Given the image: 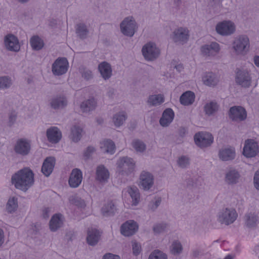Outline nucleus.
<instances>
[{
	"mask_svg": "<svg viewBox=\"0 0 259 259\" xmlns=\"http://www.w3.org/2000/svg\"><path fill=\"white\" fill-rule=\"evenodd\" d=\"M195 143L200 148L210 146L213 142L212 135L207 132H199L195 134L194 137Z\"/></svg>",
	"mask_w": 259,
	"mask_h": 259,
	"instance_id": "6e6552de",
	"label": "nucleus"
},
{
	"mask_svg": "<svg viewBox=\"0 0 259 259\" xmlns=\"http://www.w3.org/2000/svg\"><path fill=\"white\" fill-rule=\"evenodd\" d=\"M11 181L17 189L26 191L34 183V175L30 168L25 167L15 173L12 177Z\"/></svg>",
	"mask_w": 259,
	"mask_h": 259,
	"instance_id": "f257e3e1",
	"label": "nucleus"
},
{
	"mask_svg": "<svg viewBox=\"0 0 259 259\" xmlns=\"http://www.w3.org/2000/svg\"><path fill=\"white\" fill-rule=\"evenodd\" d=\"M65 222L64 216L60 213L53 214L49 223V229L52 232H56L63 226Z\"/></svg>",
	"mask_w": 259,
	"mask_h": 259,
	"instance_id": "f3484780",
	"label": "nucleus"
},
{
	"mask_svg": "<svg viewBox=\"0 0 259 259\" xmlns=\"http://www.w3.org/2000/svg\"><path fill=\"white\" fill-rule=\"evenodd\" d=\"M202 81L207 86H214L217 84L219 79L216 74L212 72H206L202 75Z\"/></svg>",
	"mask_w": 259,
	"mask_h": 259,
	"instance_id": "c756f323",
	"label": "nucleus"
},
{
	"mask_svg": "<svg viewBox=\"0 0 259 259\" xmlns=\"http://www.w3.org/2000/svg\"><path fill=\"white\" fill-rule=\"evenodd\" d=\"M259 154V145L253 139H248L245 141L242 150V155L246 158H254Z\"/></svg>",
	"mask_w": 259,
	"mask_h": 259,
	"instance_id": "1a4fd4ad",
	"label": "nucleus"
},
{
	"mask_svg": "<svg viewBox=\"0 0 259 259\" xmlns=\"http://www.w3.org/2000/svg\"><path fill=\"white\" fill-rule=\"evenodd\" d=\"M154 178L149 172L143 171L139 177V185L145 190H149L153 185Z\"/></svg>",
	"mask_w": 259,
	"mask_h": 259,
	"instance_id": "dca6fc26",
	"label": "nucleus"
},
{
	"mask_svg": "<svg viewBox=\"0 0 259 259\" xmlns=\"http://www.w3.org/2000/svg\"><path fill=\"white\" fill-rule=\"evenodd\" d=\"M176 69L179 72L181 71V70H182L183 69V66L181 64H179L178 65H177V66H176Z\"/></svg>",
	"mask_w": 259,
	"mask_h": 259,
	"instance_id": "052dcab7",
	"label": "nucleus"
},
{
	"mask_svg": "<svg viewBox=\"0 0 259 259\" xmlns=\"http://www.w3.org/2000/svg\"><path fill=\"white\" fill-rule=\"evenodd\" d=\"M116 211V207L112 202L105 204L102 208V213L104 216L113 215Z\"/></svg>",
	"mask_w": 259,
	"mask_h": 259,
	"instance_id": "c9c22d12",
	"label": "nucleus"
},
{
	"mask_svg": "<svg viewBox=\"0 0 259 259\" xmlns=\"http://www.w3.org/2000/svg\"><path fill=\"white\" fill-rule=\"evenodd\" d=\"M121 33L125 36L132 37L137 31L138 25L132 16L125 17L120 24Z\"/></svg>",
	"mask_w": 259,
	"mask_h": 259,
	"instance_id": "20e7f679",
	"label": "nucleus"
},
{
	"mask_svg": "<svg viewBox=\"0 0 259 259\" xmlns=\"http://www.w3.org/2000/svg\"><path fill=\"white\" fill-rule=\"evenodd\" d=\"M102 259H120V257L118 255L107 253L103 255Z\"/></svg>",
	"mask_w": 259,
	"mask_h": 259,
	"instance_id": "5fc2aeb1",
	"label": "nucleus"
},
{
	"mask_svg": "<svg viewBox=\"0 0 259 259\" xmlns=\"http://www.w3.org/2000/svg\"><path fill=\"white\" fill-rule=\"evenodd\" d=\"M18 208V199L15 197H11L9 198L6 205V210L9 213L16 212Z\"/></svg>",
	"mask_w": 259,
	"mask_h": 259,
	"instance_id": "7c9ffc66",
	"label": "nucleus"
},
{
	"mask_svg": "<svg viewBox=\"0 0 259 259\" xmlns=\"http://www.w3.org/2000/svg\"><path fill=\"white\" fill-rule=\"evenodd\" d=\"M170 37L175 42H185L188 39L189 30L186 28L180 27L174 31Z\"/></svg>",
	"mask_w": 259,
	"mask_h": 259,
	"instance_id": "a211bd4d",
	"label": "nucleus"
},
{
	"mask_svg": "<svg viewBox=\"0 0 259 259\" xmlns=\"http://www.w3.org/2000/svg\"><path fill=\"white\" fill-rule=\"evenodd\" d=\"M139 225L134 220H128L120 227V232L124 236H130L135 234L138 230Z\"/></svg>",
	"mask_w": 259,
	"mask_h": 259,
	"instance_id": "2eb2a0df",
	"label": "nucleus"
},
{
	"mask_svg": "<svg viewBox=\"0 0 259 259\" xmlns=\"http://www.w3.org/2000/svg\"><path fill=\"white\" fill-rule=\"evenodd\" d=\"M240 177L239 172L234 169H229L226 174V181L229 184L236 183Z\"/></svg>",
	"mask_w": 259,
	"mask_h": 259,
	"instance_id": "72a5a7b5",
	"label": "nucleus"
},
{
	"mask_svg": "<svg viewBox=\"0 0 259 259\" xmlns=\"http://www.w3.org/2000/svg\"><path fill=\"white\" fill-rule=\"evenodd\" d=\"M253 183L255 188L259 190V169L255 172L253 178Z\"/></svg>",
	"mask_w": 259,
	"mask_h": 259,
	"instance_id": "864d4df0",
	"label": "nucleus"
},
{
	"mask_svg": "<svg viewBox=\"0 0 259 259\" xmlns=\"http://www.w3.org/2000/svg\"><path fill=\"white\" fill-rule=\"evenodd\" d=\"M12 84L11 79L8 77H0V88L5 89L10 87Z\"/></svg>",
	"mask_w": 259,
	"mask_h": 259,
	"instance_id": "09e8293b",
	"label": "nucleus"
},
{
	"mask_svg": "<svg viewBox=\"0 0 259 259\" xmlns=\"http://www.w3.org/2000/svg\"><path fill=\"white\" fill-rule=\"evenodd\" d=\"M69 63L67 59L59 58L52 65V72L56 75H62L67 71Z\"/></svg>",
	"mask_w": 259,
	"mask_h": 259,
	"instance_id": "4468645a",
	"label": "nucleus"
},
{
	"mask_svg": "<svg viewBox=\"0 0 259 259\" xmlns=\"http://www.w3.org/2000/svg\"><path fill=\"white\" fill-rule=\"evenodd\" d=\"M95 151V148L93 147H88L84 152V157L87 158Z\"/></svg>",
	"mask_w": 259,
	"mask_h": 259,
	"instance_id": "6e6d98bb",
	"label": "nucleus"
},
{
	"mask_svg": "<svg viewBox=\"0 0 259 259\" xmlns=\"http://www.w3.org/2000/svg\"><path fill=\"white\" fill-rule=\"evenodd\" d=\"M30 44L32 49L36 51L41 49L44 46L42 39L37 35H34L31 37Z\"/></svg>",
	"mask_w": 259,
	"mask_h": 259,
	"instance_id": "e433bc0d",
	"label": "nucleus"
},
{
	"mask_svg": "<svg viewBox=\"0 0 259 259\" xmlns=\"http://www.w3.org/2000/svg\"><path fill=\"white\" fill-rule=\"evenodd\" d=\"M87 73H88V74L89 75V76H87L85 73L83 75V76L85 78H89L90 77V76H91L92 75L91 72L90 71H89V72H87Z\"/></svg>",
	"mask_w": 259,
	"mask_h": 259,
	"instance_id": "680f3d73",
	"label": "nucleus"
},
{
	"mask_svg": "<svg viewBox=\"0 0 259 259\" xmlns=\"http://www.w3.org/2000/svg\"><path fill=\"white\" fill-rule=\"evenodd\" d=\"M169 249L172 254L178 255L182 252L183 248L181 242L176 240L171 243Z\"/></svg>",
	"mask_w": 259,
	"mask_h": 259,
	"instance_id": "ea45409f",
	"label": "nucleus"
},
{
	"mask_svg": "<svg viewBox=\"0 0 259 259\" xmlns=\"http://www.w3.org/2000/svg\"><path fill=\"white\" fill-rule=\"evenodd\" d=\"M56 163V159L54 157H47L42 164L41 171L46 177L49 176L52 172Z\"/></svg>",
	"mask_w": 259,
	"mask_h": 259,
	"instance_id": "a878e982",
	"label": "nucleus"
},
{
	"mask_svg": "<svg viewBox=\"0 0 259 259\" xmlns=\"http://www.w3.org/2000/svg\"><path fill=\"white\" fill-rule=\"evenodd\" d=\"M5 243V234L3 229L0 228V248L3 247Z\"/></svg>",
	"mask_w": 259,
	"mask_h": 259,
	"instance_id": "4d7b16f0",
	"label": "nucleus"
},
{
	"mask_svg": "<svg viewBox=\"0 0 259 259\" xmlns=\"http://www.w3.org/2000/svg\"><path fill=\"white\" fill-rule=\"evenodd\" d=\"M100 236L101 234L98 230L95 228H89L87 231V242L89 245L95 246L99 242Z\"/></svg>",
	"mask_w": 259,
	"mask_h": 259,
	"instance_id": "393cba45",
	"label": "nucleus"
},
{
	"mask_svg": "<svg viewBox=\"0 0 259 259\" xmlns=\"http://www.w3.org/2000/svg\"><path fill=\"white\" fill-rule=\"evenodd\" d=\"M161 200L160 198H157L154 199L149 204V208L152 210H154L160 204Z\"/></svg>",
	"mask_w": 259,
	"mask_h": 259,
	"instance_id": "603ef678",
	"label": "nucleus"
},
{
	"mask_svg": "<svg viewBox=\"0 0 259 259\" xmlns=\"http://www.w3.org/2000/svg\"><path fill=\"white\" fill-rule=\"evenodd\" d=\"M218 109V105L215 102H210L207 103L204 107V111L208 115H212Z\"/></svg>",
	"mask_w": 259,
	"mask_h": 259,
	"instance_id": "79ce46f5",
	"label": "nucleus"
},
{
	"mask_svg": "<svg viewBox=\"0 0 259 259\" xmlns=\"http://www.w3.org/2000/svg\"><path fill=\"white\" fill-rule=\"evenodd\" d=\"M175 116L173 110L170 108L166 109L163 112L159 122L161 126L166 127L168 126L172 121Z\"/></svg>",
	"mask_w": 259,
	"mask_h": 259,
	"instance_id": "cd10ccee",
	"label": "nucleus"
},
{
	"mask_svg": "<svg viewBox=\"0 0 259 259\" xmlns=\"http://www.w3.org/2000/svg\"><path fill=\"white\" fill-rule=\"evenodd\" d=\"M67 104V100L64 98L54 99L51 102V105L55 109L63 107Z\"/></svg>",
	"mask_w": 259,
	"mask_h": 259,
	"instance_id": "37998d69",
	"label": "nucleus"
},
{
	"mask_svg": "<svg viewBox=\"0 0 259 259\" xmlns=\"http://www.w3.org/2000/svg\"><path fill=\"white\" fill-rule=\"evenodd\" d=\"M82 129L79 126L75 125L71 129L70 138L74 142L79 141L82 136Z\"/></svg>",
	"mask_w": 259,
	"mask_h": 259,
	"instance_id": "4c0bfd02",
	"label": "nucleus"
},
{
	"mask_svg": "<svg viewBox=\"0 0 259 259\" xmlns=\"http://www.w3.org/2000/svg\"><path fill=\"white\" fill-rule=\"evenodd\" d=\"M15 152L21 155H28L31 150V141L25 138L18 139L14 147Z\"/></svg>",
	"mask_w": 259,
	"mask_h": 259,
	"instance_id": "9b49d317",
	"label": "nucleus"
},
{
	"mask_svg": "<svg viewBox=\"0 0 259 259\" xmlns=\"http://www.w3.org/2000/svg\"><path fill=\"white\" fill-rule=\"evenodd\" d=\"M220 50V45L215 42L205 45L201 48L202 53L206 56H214L219 52Z\"/></svg>",
	"mask_w": 259,
	"mask_h": 259,
	"instance_id": "b1692460",
	"label": "nucleus"
},
{
	"mask_svg": "<svg viewBox=\"0 0 259 259\" xmlns=\"http://www.w3.org/2000/svg\"><path fill=\"white\" fill-rule=\"evenodd\" d=\"M4 43L7 50L17 52L20 49V44L18 37L12 33H8L4 38Z\"/></svg>",
	"mask_w": 259,
	"mask_h": 259,
	"instance_id": "ddd939ff",
	"label": "nucleus"
},
{
	"mask_svg": "<svg viewBox=\"0 0 259 259\" xmlns=\"http://www.w3.org/2000/svg\"><path fill=\"white\" fill-rule=\"evenodd\" d=\"M235 149L231 146H227L221 149L219 153V157L223 161L232 160L235 158Z\"/></svg>",
	"mask_w": 259,
	"mask_h": 259,
	"instance_id": "5701e85b",
	"label": "nucleus"
},
{
	"mask_svg": "<svg viewBox=\"0 0 259 259\" xmlns=\"http://www.w3.org/2000/svg\"><path fill=\"white\" fill-rule=\"evenodd\" d=\"M238 214L235 209L232 208H225L221 209L218 213V220L222 224L229 225L236 220Z\"/></svg>",
	"mask_w": 259,
	"mask_h": 259,
	"instance_id": "39448f33",
	"label": "nucleus"
},
{
	"mask_svg": "<svg viewBox=\"0 0 259 259\" xmlns=\"http://www.w3.org/2000/svg\"><path fill=\"white\" fill-rule=\"evenodd\" d=\"M194 256H197L195 252V253H194Z\"/></svg>",
	"mask_w": 259,
	"mask_h": 259,
	"instance_id": "0e129e2a",
	"label": "nucleus"
},
{
	"mask_svg": "<svg viewBox=\"0 0 259 259\" xmlns=\"http://www.w3.org/2000/svg\"><path fill=\"white\" fill-rule=\"evenodd\" d=\"M178 163L182 167L186 166L189 163V159L186 156H182L179 158Z\"/></svg>",
	"mask_w": 259,
	"mask_h": 259,
	"instance_id": "3c124183",
	"label": "nucleus"
},
{
	"mask_svg": "<svg viewBox=\"0 0 259 259\" xmlns=\"http://www.w3.org/2000/svg\"><path fill=\"white\" fill-rule=\"evenodd\" d=\"M18 1L21 3H25V2H27L28 0H18Z\"/></svg>",
	"mask_w": 259,
	"mask_h": 259,
	"instance_id": "e2e57ef3",
	"label": "nucleus"
},
{
	"mask_svg": "<svg viewBox=\"0 0 259 259\" xmlns=\"http://www.w3.org/2000/svg\"><path fill=\"white\" fill-rule=\"evenodd\" d=\"M76 31L79 36L83 37L87 32L86 26L83 24H78L76 25Z\"/></svg>",
	"mask_w": 259,
	"mask_h": 259,
	"instance_id": "49530a36",
	"label": "nucleus"
},
{
	"mask_svg": "<svg viewBox=\"0 0 259 259\" xmlns=\"http://www.w3.org/2000/svg\"><path fill=\"white\" fill-rule=\"evenodd\" d=\"M253 62L255 65L259 67V55L255 56L253 58Z\"/></svg>",
	"mask_w": 259,
	"mask_h": 259,
	"instance_id": "bf43d9fd",
	"label": "nucleus"
},
{
	"mask_svg": "<svg viewBox=\"0 0 259 259\" xmlns=\"http://www.w3.org/2000/svg\"><path fill=\"white\" fill-rule=\"evenodd\" d=\"M251 77L249 71L244 67L237 68L235 71V81L242 87H248L251 83Z\"/></svg>",
	"mask_w": 259,
	"mask_h": 259,
	"instance_id": "9d476101",
	"label": "nucleus"
},
{
	"mask_svg": "<svg viewBox=\"0 0 259 259\" xmlns=\"http://www.w3.org/2000/svg\"><path fill=\"white\" fill-rule=\"evenodd\" d=\"M96 106V100L92 98L82 102L80 105V109L83 112H87L95 109Z\"/></svg>",
	"mask_w": 259,
	"mask_h": 259,
	"instance_id": "f704fd0d",
	"label": "nucleus"
},
{
	"mask_svg": "<svg viewBox=\"0 0 259 259\" xmlns=\"http://www.w3.org/2000/svg\"><path fill=\"white\" fill-rule=\"evenodd\" d=\"M164 102L163 96L161 94L153 95L149 97L147 103L150 105L156 106Z\"/></svg>",
	"mask_w": 259,
	"mask_h": 259,
	"instance_id": "58836bf2",
	"label": "nucleus"
},
{
	"mask_svg": "<svg viewBox=\"0 0 259 259\" xmlns=\"http://www.w3.org/2000/svg\"><path fill=\"white\" fill-rule=\"evenodd\" d=\"M135 160L129 157L123 156L120 157L116 164V173L117 175H127L131 172L135 167Z\"/></svg>",
	"mask_w": 259,
	"mask_h": 259,
	"instance_id": "7ed1b4c3",
	"label": "nucleus"
},
{
	"mask_svg": "<svg viewBox=\"0 0 259 259\" xmlns=\"http://www.w3.org/2000/svg\"><path fill=\"white\" fill-rule=\"evenodd\" d=\"M100 148L103 152L113 154L115 152V146L112 141L106 140L100 143Z\"/></svg>",
	"mask_w": 259,
	"mask_h": 259,
	"instance_id": "2f4dec72",
	"label": "nucleus"
},
{
	"mask_svg": "<svg viewBox=\"0 0 259 259\" xmlns=\"http://www.w3.org/2000/svg\"><path fill=\"white\" fill-rule=\"evenodd\" d=\"M98 70L102 77L105 80L109 79L112 75L111 65L106 62H103L99 64Z\"/></svg>",
	"mask_w": 259,
	"mask_h": 259,
	"instance_id": "c85d7f7f",
	"label": "nucleus"
},
{
	"mask_svg": "<svg viewBox=\"0 0 259 259\" xmlns=\"http://www.w3.org/2000/svg\"><path fill=\"white\" fill-rule=\"evenodd\" d=\"M148 259H167V256L161 251L155 250L150 253Z\"/></svg>",
	"mask_w": 259,
	"mask_h": 259,
	"instance_id": "a18cd8bd",
	"label": "nucleus"
},
{
	"mask_svg": "<svg viewBox=\"0 0 259 259\" xmlns=\"http://www.w3.org/2000/svg\"><path fill=\"white\" fill-rule=\"evenodd\" d=\"M51 212V209L49 207H45L42 210V215L44 218H48L49 214Z\"/></svg>",
	"mask_w": 259,
	"mask_h": 259,
	"instance_id": "13d9d810",
	"label": "nucleus"
},
{
	"mask_svg": "<svg viewBox=\"0 0 259 259\" xmlns=\"http://www.w3.org/2000/svg\"><path fill=\"white\" fill-rule=\"evenodd\" d=\"M82 180V174L80 170L77 168L73 169L69 177L68 183L72 188H77L81 184Z\"/></svg>",
	"mask_w": 259,
	"mask_h": 259,
	"instance_id": "412c9836",
	"label": "nucleus"
},
{
	"mask_svg": "<svg viewBox=\"0 0 259 259\" xmlns=\"http://www.w3.org/2000/svg\"><path fill=\"white\" fill-rule=\"evenodd\" d=\"M234 51L238 54L246 53L249 48V38L246 36H240L236 38L233 44Z\"/></svg>",
	"mask_w": 259,
	"mask_h": 259,
	"instance_id": "f8f14e48",
	"label": "nucleus"
},
{
	"mask_svg": "<svg viewBox=\"0 0 259 259\" xmlns=\"http://www.w3.org/2000/svg\"><path fill=\"white\" fill-rule=\"evenodd\" d=\"M229 117L233 120H243L246 117L247 114L244 108L241 106H234L230 108Z\"/></svg>",
	"mask_w": 259,
	"mask_h": 259,
	"instance_id": "aec40b11",
	"label": "nucleus"
},
{
	"mask_svg": "<svg viewBox=\"0 0 259 259\" xmlns=\"http://www.w3.org/2000/svg\"><path fill=\"white\" fill-rule=\"evenodd\" d=\"M215 31L219 34L222 36L231 35L235 32L236 25L231 20H223L217 24Z\"/></svg>",
	"mask_w": 259,
	"mask_h": 259,
	"instance_id": "0eeeda50",
	"label": "nucleus"
},
{
	"mask_svg": "<svg viewBox=\"0 0 259 259\" xmlns=\"http://www.w3.org/2000/svg\"><path fill=\"white\" fill-rule=\"evenodd\" d=\"M132 145L138 152H143L146 149L145 144L142 141L138 139L133 140Z\"/></svg>",
	"mask_w": 259,
	"mask_h": 259,
	"instance_id": "c03bdc74",
	"label": "nucleus"
},
{
	"mask_svg": "<svg viewBox=\"0 0 259 259\" xmlns=\"http://www.w3.org/2000/svg\"><path fill=\"white\" fill-rule=\"evenodd\" d=\"M195 96L193 92L187 91L184 93L180 97V102L184 105L192 104L195 100Z\"/></svg>",
	"mask_w": 259,
	"mask_h": 259,
	"instance_id": "473e14b6",
	"label": "nucleus"
},
{
	"mask_svg": "<svg viewBox=\"0 0 259 259\" xmlns=\"http://www.w3.org/2000/svg\"><path fill=\"white\" fill-rule=\"evenodd\" d=\"M126 119V114L123 111L115 114L113 117V122L116 126L121 125Z\"/></svg>",
	"mask_w": 259,
	"mask_h": 259,
	"instance_id": "a19ab883",
	"label": "nucleus"
},
{
	"mask_svg": "<svg viewBox=\"0 0 259 259\" xmlns=\"http://www.w3.org/2000/svg\"><path fill=\"white\" fill-rule=\"evenodd\" d=\"M109 178V171L104 165H100L97 167L95 178L97 182L104 184L107 183Z\"/></svg>",
	"mask_w": 259,
	"mask_h": 259,
	"instance_id": "6ab92c4d",
	"label": "nucleus"
},
{
	"mask_svg": "<svg viewBox=\"0 0 259 259\" xmlns=\"http://www.w3.org/2000/svg\"><path fill=\"white\" fill-rule=\"evenodd\" d=\"M142 53L146 60L154 61L159 57L160 50L155 42L149 41L143 46Z\"/></svg>",
	"mask_w": 259,
	"mask_h": 259,
	"instance_id": "423d86ee",
	"label": "nucleus"
},
{
	"mask_svg": "<svg viewBox=\"0 0 259 259\" xmlns=\"http://www.w3.org/2000/svg\"><path fill=\"white\" fill-rule=\"evenodd\" d=\"M165 227V224L159 223L154 225L153 227V230L155 233L159 234L164 231Z\"/></svg>",
	"mask_w": 259,
	"mask_h": 259,
	"instance_id": "8fccbe9b",
	"label": "nucleus"
},
{
	"mask_svg": "<svg viewBox=\"0 0 259 259\" xmlns=\"http://www.w3.org/2000/svg\"><path fill=\"white\" fill-rule=\"evenodd\" d=\"M133 253L135 255H139L142 251V247L140 243L136 241H133L132 242Z\"/></svg>",
	"mask_w": 259,
	"mask_h": 259,
	"instance_id": "de8ad7c7",
	"label": "nucleus"
},
{
	"mask_svg": "<svg viewBox=\"0 0 259 259\" xmlns=\"http://www.w3.org/2000/svg\"><path fill=\"white\" fill-rule=\"evenodd\" d=\"M123 203L127 208L134 209L140 201V194L136 187H128L123 191Z\"/></svg>",
	"mask_w": 259,
	"mask_h": 259,
	"instance_id": "f03ea898",
	"label": "nucleus"
},
{
	"mask_svg": "<svg viewBox=\"0 0 259 259\" xmlns=\"http://www.w3.org/2000/svg\"><path fill=\"white\" fill-rule=\"evenodd\" d=\"M46 136L49 142L52 144H56L61 139L62 133L58 127L53 126L47 130Z\"/></svg>",
	"mask_w": 259,
	"mask_h": 259,
	"instance_id": "4be33fe9",
	"label": "nucleus"
},
{
	"mask_svg": "<svg viewBox=\"0 0 259 259\" xmlns=\"http://www.w3.org/2000/svg\"><path fill=\"white\" fill-rule=\"evenodd\" d=\"M245 225L250 229H255L259 225V212H250L245 217Z\"/></svg>",
	"mask_w": 259,
	"mask_h": 259,
	"instance_id": "bb28decb",
	"label": "nucleus"
}]
</instances>
